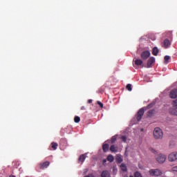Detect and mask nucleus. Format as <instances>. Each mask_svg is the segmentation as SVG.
<instances>
[{"mask_svg": "<svg viewBox=\"0 0 177 177\" xmlns=\"http://www.w3.org/2000/svg\"><path fill=\"white\" fill-rule=\"evenodd\" d=\"M162 130L159 127H156L153 131V136L155 139H162L163 136Z\"/></svg>", "mask_w": 177, "mask_h": 177, "instance_id": "nucleus-1", "label": "nucleus"}, {"mask_svg": "<svg viewBox=\"0 0 177 177\" xmlns=\"http://www.w3.org/2000/svg\"><path fill=\"white\" fill-rule=\"evenodd\" d=\"M149 175L151 176H161L162 171L160 169H151L149 170Z\"/></svg>", "mask_w": 177, "mask_h": 177, "instance_id": "nucleus-2", "label": "nucleus"}, {"mask_svg": "<svg viewBox=\"0 0 177 177\" xmlns=\"http://www.w3.org/2000/svg\"><path fill=\"white\" fill-rule=\"evenodd\" d=\"M156 161L159 162V164H164L167 160V156L162 153H159L156 156Z\"/></svg>", "mask_w": 177, "mask_h": 177, "instance_id": "nucleus-3", "label": "nucleus"}, {"mask_svg": "<svg viewBox=\"0 0 177 177\" xmlns=\"http://www.w3.org/2000/svg\"><path fill=\"white\" fill-rule=\"evenodd\" d=\"M168 160L170 162L177 161V152H172L168 156Z\"/></svg>", "mask_w": 177, "mask_h": 177, "instance_id": "nucleus-4", "label": "nucleus"}, {"mask_svg": "<svg viewBox=\"0 0 177 177\" xmlns=\"http://www.w3.org/2000/svg\"><path fill=\"white\" fill-rule=\"evenodd\" d=\"M150 51H143L140 55L142 60H147L150 57Z\"/></svg>", "mask_w": 177, "mask_h": 177, "instance_id": "nucleus-5", "label": "nucleus"}, {"mask_svg": "<svg viewBox=\"0 0 177 177\" xmlns=\"http://www.w3.org/2000/svg\"><path fill=\"white\" fill-rule=\"evenodd\" d=\"M143 114H145V109L141 108L137 113V121H140L142 120V117H143Z\"/></svg>", "mask_w": 177, "mask_h": 177, "instance_id": "nucleus-6", "label": "nucleus"}, {"mask_svg": "<svg viewBox=\"0 0 177 177\" xmlns=\"http://www.w3.org/2000/svg\"><path fill=\"white\" fill-rule=\"evenodd\" d=\"M153 63H156V58H154V57H151L147 63V66L148 68H150V67H151V66H153Z\"/></svg>", "mask_w": 177, "mask_h": 177, "instance_id": "nucleus-7", "label": "nucleus"}, {"mask_svg": "<svg viewBox=\"0 0 177 177\" xmlns=\"http://www.w3.org/2000/svg\"><path fill=\"white\" fill-rule=\"evenodd\" d=\"M48 165H50V162H49V161H46L44 162L39 163V167L40 169H45V168H48Z\"/></svg>", "mask_w": 177, "mask_h": 177, "instance_id": "nucleus-8", "label": "nucleus"}, {"mask_svg": "<svg viewBox=\"0 0 177 177\" xmlns=\"http://www.w3.org/2000/svg\"><path fill=\"white\" fill-rule=\"evenodd\" d=\"M169 97L171 99H176L177 97V88H174L171 91Z\"/></svg>", "mask_w": 177, "mask_h": 177, "instance_id": "nucleus-9", "label": "nucleus"}, {"mask_svg": "<svg viewBox=\"0 0 177 177\" xmlns=\"http://www.w3.org/2000/svg\"><path fill=\"white\" fill-rule=\"evenodd\" d=\"M162 46L163 48H165V49H167V48H169V46H171V41H169V40L167 39H165Z\"/></svg>", "mask_w": 177, "mask_h": 177, "instance_id": "nucleus-10", "label": "nucleus"}, {"mask_svg": "<svg viewBox=\"0 0 177 177\" xmlns=\"http://www.w3.org/2000/svg\"><path fill=\"white\" fill-rule=\"evenodd\" d=\"M85 158H86V154H82L80 156L79 159H78V162H81L82 164L84 161H85Z\"/></svg>", "mask_w": 177, "mask_h": 177, "instance_id": "nucleus-11", "label": "nucleus"}, {"mask_svg": "<svg viewBox=\"0 0 177 177\" xmlns=\"http://www.w3.org/2000/svg\"><path fill=\"white\" fill-rule=\"evenodd\" d=\"M110 151L111 153H117L118 151V147L113 145L110 147Z\"/></svg>", "mask_w": 177, "mask_h": 177, "instance_id": "nucleus-12", "label": "nucleus"}, {"mask_svg": "<svg viewBox=\"0 0 177 177\" xmlns=\"http://www.w3.org/2000/svg\"><path fill=\"white\" fill-rule=\"evenodd\" d=\"M101 177H111L110 172L107 170H104L101 173Z\"/></svg>", "mask_w": 177, "mask_h": 177, "instance_id": "nucleus-13", "label": "nucleus"}, {"mask_svg": "<svg viewBox=\"0 0 177 177\" xmlns=\"http://www.w3.org/2000/svg\"><path fill=\"white\" fill-rule=\"evenodd\" d=\"M169 113L172 115H177V109H174V108H171L169 109Z\"/></svg>", "mask_w": 177, "mask_h": 177, "instance_id": "nucleus-14", "label": "nucleus"}, {"mask_svg": "<svg viewBox=\"0 0 177 177\" xmlns=\"http://www.w3.org/2000/svg\"><path fill=\"white\" fill-rule=\"evenodd\" d=\"M102 150L104 153H107L109 151V144H104L102 145Z\"/></svg>", "mask_w": 177, "mask_h": 177, "instance_id": "nucleus-15", "label": "nucleus"}, {"mask_svg": "<svg viewBox=\"0 0 177 177\" xmlns=\"http://www.w3.org/2000/svg\"><path fill=\"white\" fill-rule=\"evenodd\" d=\"M158 48L157 47H154L152 50V55H153V56H157V55H158Z\"/></svg>", "mask_w": 177, "mask_h": 177, "instance_id": "nucleus-16", "label": "nucleus"}, {"mask_svg": "<svg viewBox=\"0 0 177 177\" xmlns=\"http://www.w3.org/2000/svg\"><path fill=\"white\" fill-rule=\"evenodd\" d=\"M171 59V57L169 55H165L164 57V63L165 64H168L169 63V59Z\"/></svg>", "mask_w": 177, "mask_h": 177, "instance_id": "nucleus-17", "label": "nucleus"}, {"mask_svg": "<svg viewBox=\"0 0 177 177\" xmlns=\"http://www.w3.org/2000/svg\"><path fill=\"white\" fill-rule=\"evenodd\" d=\"M120 168L123 171V172H127V171H128V168L127 167V166L124 163H122L120 165Z\"/></svg>", "mask_w": 177, "mask_h": 177, "instance_id": "nucleus-18", "label": "nucleus"}, {"mask_svg": "<svg viewBox=\"0 0 177 177\" xmlns=\"http://www.w3.org/2000/svg\"><path fill=\"white\" fill-rule=\"evenodd\" d=\"M57 146H59V145L57 142H51V147L53 150H56L57 149Z\"/></svg>", "mask_w": 177, "mask_h": 177, "instance_id": "nucleus-19", "label": "nucleus"}, {"mask_svg": "<svg viewBox=\"0 0 177 177\" xmlns=\"http://www.w3.org/2000/svg\"><path fill=\"white\" fill-rule=\"evenodd\" d=\"M135 64L136 66H142V64H143V61L141 59H136Z\"/></svg>", "mask_w": 177, "mask_h": 177, "instance_id": "nucleus-20", "label": "nucleus"}, {"mask_svg": "<svg viewBox=\"0 0 177 177\" xmlns=\"http://www.w3.org/2000/svg\"><path fill=\"white\" fill-rule=\"evenodd\" d=\"M155 111L154 109L149 110L147 113L148 117H153Z\"/></svg>", "mask_w": 177, "mask_h": 177, "instance_id": "nucleus-21", "label": "nucleus"}, {"mask_svg": "<svg viewBox=\"0 0 177 177\" xmlns=\"http://www.w3.org/2000/svg\"><path fill=\"white\" fill-rule=\"evenodd\" d=\"M107 160L109 161V162H113V161H114V157L113 156V155L108 156Z\"/></svg>", "mask_w": 177, "mask_h": 177, "instance_id": "nucleus-22", "label": "nucleus"}, {"mask_svg": "<svg viewBox=\"0 0 177 177\" xmlns=\"http://www.w3.org/2000/svg\"><path fill=\"white\" fill-rule=\"evenodd\" d=\"M126 88L127 89V91H129V92H131L132 91V84H128L126 86Z\"/></svg>", "mask_w": 177, "mask_h": 177, "instance_id": "nucleus-23", "label": "nucleus"}, {"mask_svg": "<svg viewBox=\"0 0 177 177\" xmlns=\"http://www.w3.org/2000/svg\"><path fill=\"white\" fill-rule=\"evenodd\" d=\"M80 121H81V118H80L79 116H75L74 118V122H76L77 124H78V122H80Z\"/></svg>", "mask_w": 177, "mask_h": 177, "instance_id": "nucleus-24", "label": "nucleus"}, {"mask_svg": "<svg viewBox=\"0 0 177 177\" xmlns=\"http://www.w3.org/2000/svg\"><path fill=\"white\" fill-rule=\"evenodd\" d=\"M115 140H117V136H113L111 139V143H115Z\"/></svg>", "mask_w": 177, "mask_h": 177, "instance_id": "nucleus-25", "label": "nucleus"}, {"mask_svg": "<svg viewBox=\"0 0 177 177\" xmlns=\"http://www.w3.org/2000/svg\"><path fill=\"white\" fill-rule=\"evenodd\" d=\"M134 177H142V174H140V173L138 171H136L134 173Z\"/></svg>", "mask_w": 177, "mask_h": 177, "instance_id": "nucleus-26", "label": "nucleus"}, {"mask_svg": "<svg viewBox=\"0 0 177 177\" xmlns=\"http://www.w3.org/2000/svg\"><path fill=\"white\" fill-rule=\"evenodd\" d=\"M172 104L173 107H176V109H177V100L173 101Z\"/></svg>", "mask_w": 177, "mask_h": 177, "instance_id": "nucleus-27", "label": "nucleus"}, {"mask_svg": "<svg viewBox=\"0 0 177 177\" xmlns=\"http://www.w3.org/2000/svg\"><path fill=\"white\" fill-rule=\"evenodd\" d=\"M121 140H122V142H127V136H122Z\"/></svg>", "mask_w": 177, "mask_h": 177, "instance_id": "nucleus-28", "label": "nucleus"}, {"mask_svg": "<svg viewBox=\"0 0 177 177\" xmlns=\"http://www.w3.org/2000/svg\"><path fill=\"white\" fill-rule=\"evenodd\" d=\"M97 103L98 105H100V107H101V109H103V103H102L100 101H97Z\"/></svg>", "mask_w": 177, "mask_h": 177, "instance_id": "nucleus-29", "label": "nucleus"}, {"mask_svg": "<svg viewBox=\"0 0 177 177\" xmlns=\"http://www.w3.org/2000/svg\"><path fill=\"white\" fill-rule=\"evenodd\" d=\"M171 170L173 171V172H177V166L172 167Z\"/></svg>", "mask_w": 177, "mask_h": 177, "instance_id": "nucleus-30", "label": "nucleus"}, {"mask_svg": "<svg viewBox=\"0 0 177 177\" xmlns=\"http://www.w3.org/2000/svg\"><path fill=\"white\" fill-rule=\"evenodd\" d=\"M117 160L119 162H121L122 161V159L121 158V157L117 158Z\"/></svg>", "mask_w": 177, "mask_h": 177, "instance_id": "nucleus-31", "label": "nucleus"}, {"mask_svg": "<svg viewBox=\"0 0 177 177\" xmlns=\"http://www.w3.org/2000/svg\"><path fill=\"white\" fill-rule=\"evenodd\" d=\"M92 102H93V100H88V101H87V102H88V104L92 103Z\"/></svg>", "mask_w": 177, "mask_h": 177, "instance_id": "nucleus-32", "label": "nucleus"}, {"mask_svg": "<svg viewBox=\"0 0 177 177\" xmlns=\"http://www.w3.org/2000/svg\"><path fill=\"white\" fill-rule=\"evenodd\" d=\"M80 109H81V110H86V109L85 108L84 106H82Z\"/></svg>", "mask_w": 177, "mask_h": 177, "instance_id": "nucleus-33", "label": "nucleus"}, {"mask_svg": "<svg viewBox=\"0 0 177 177\" xmlns=\"http://www.w3.org/2000/svg\"><path fill=\"white\" fill-rule=\"evenodd\" d=\"M151 151H152V153H156V150L151 149Z\"/></svg>", "mask_w": 177, "mask_h": 177, "instance_id": "nucleus-34", "label": "nucleus"}, {"mask_svg": "<svg viewBox=\"0 0 177 177\" xmlns=\"http://www.w3.org/2000/svg\"><path fill=\"white\" fill-rule=\"evenodd\" d=\"M9 177H16V176H14V175H10Z\"/></svg>", "mask_w": 177, "mask_h": 177, "instance_id": "nucleus-35", "label": "nucleus"}, {"mask_svg": "<svg viewBox=\"0 0 177 177\" xmlns=\"http://www.w3.org/2000/svg\"><path fill=\"white\" fill-rule=\"evenodd\" d=\"M150 107H151V104L148 105V109H150Z\"/></svg>", "mask_w": 177, "mask_h": 177, "instance_id": "nucleus-36", "label": "nucleus"}, {"mask_svg": "<svg viewBox=\"0 0 177 177\" xmlns=\"http://www.w3.org/2000/svg\"><path fill=\"white\" fill-rule=\"evenodd\" d=\"M129 177H133V176H130Z\"/></svg>", "mask_w": 177, "mask_h": 177, "instance_id": "nucleus-37", "label": "nucleus"}, {"mask_svg": "<svg viewBox=\"0 0 177 177\" xmlns=\"http://www.w3.org/2000/svg\"><path fill=\"white\" fill-rule=\"evenodd\" d=\"M104 162H106V160H104Z\"/></svg>", "mask_w": 177, "mask_h": 177, "instance_id": "nucleus-38", "label": "nucleus"}, {"mask_svg": "<svg viewBox=\"0 0 177 177\" xmlns=\"http://www.w3.org/2000/svg\"><path fill=\"white\" fill-rule=\"evenodd\" d=\"M126 177H128V176L126 175Z\"/></svg>", "mask_w": 177, "mask_h": 177, "instance_id": "nucleus-39", "label": "nucleus"}]
</instances>
